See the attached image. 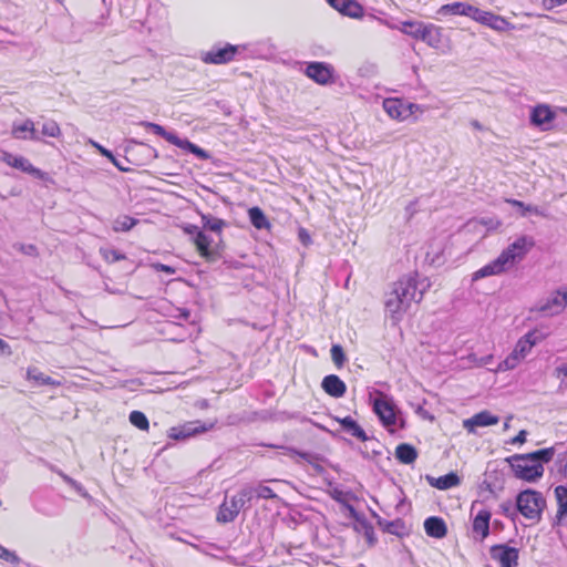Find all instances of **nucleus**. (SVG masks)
Wrapping results in <instances>:
<instances>
[{"mask_svg":"<svg viewBox=\"0 0 567 567\" xmlns=\"http://www.w3.org/2000/svg\"><path fill=\"white\" fill-rule=\"evenodd\" d=\"M259 445L276 450H284L287 454L291 456H298L306 461L307 463H309L312 466L313 471L319 475H322L326 472V468L321 465V462H324L326 457L320 454L300 451L293 446H286L280 444L260 443Z\"/></svg>","mask_w":567,"mask_h":567,"instance_id":"9d476101","label":"nucleus"},{"mask_svg":"<svg viewBox=\"0 0 567 567\" xmlns=\"http://www.w3.org/2000/svg\"><path fill=\"white\" fill-rule=\"evenodd\" d=\"M42 134L50 137H59L61 130L55 121H48L42 125Z\"/></svg>","mask_w":567,"mask_h":567,"instance_id":"49530a36","label":"nucleus"},{"mask_svg":"<svg viewBox=\"0 0 567 567\" xmlns=\"http://www.w3.org/2000/svg\"><path fill=\"white\" fill-rule=\"evenodd\" d=\"M527 434H528V433H527V431H526V430H520V431L518 432V434H517L515 437H513V439L511 440V443H512V444H523V443H525V442H526Z\"/></svg>","mask_w":567,"mask_h":567,"instance_id":"13d9d810","label":"nucleus"},{"mask_svg":"<svg viewBox=\"0 0 567 567\" xmlns=\"http://www.w3.org/2000/svg\"><path fill=\"white\" fill-rule=\"evenodd\" d=\"M363 7L357 0H350L343 16L352 19H360L363 17Z\"/></svg>","mask_w":567,"mask_h":567,"instance_id":"a18cd8bd","label":"nucleus"},{"mask_svg":"<svg viewBox=\"0 0 567 567\" xmlns=\"http://www.w3.org/2000/svg\"><path fill=\"white\" fill-rule=\"evenodd\" d=\"M141 124L147 128H151L154 134L163 137L164 140H166L168 143H171L173 145L181 143V137L176 133L166 131L159 124L152 123V122H142Z\"/></svg>","mask_w":567,"mask_h":567,"instance_id":"7c9ffc66","label":"nucleus"},{"mask_svg":"<svg viewBox=\"0 0 567 567\" xmlns=\"http://www.w3.org/2000/svg\"><path fill=\"white\" fill-rule=\"evenodd\" d=\"M499 417L492 414L489 411H482L474 414L472 417L464 421V427L474 433L476 427L489 426L497 424Z\"/></svg>","mask_w":567,"mask_h":567,"instance_id":"f3484780","label":"nucleus"},{"mask_svg":"<svg viewBox=\"0 0 567 567\" xmlns=\"http://www.w3.org/2000/svg\"><path fill=\"white\" fill-rule=\"evenodd\" d=\"M430 286L425 280L419 281L417 274L405 276L395 281L385 296V309L395 321L402 319L412 301L420 302Z\"/></svg>","mask_w":567,"mask_h":567,"instance_id":"f257e3e1","label":"nucleus"},{"mask_svg":"<svg viewBox=\"0 0 567 567\" xmlns=\"http://www.w3.org/2000/svg\"><path fill=\"white\" fill-rule=\"evenodd\" d=\"M517 509L525 518L539 522L546 507V499L538 491L527 488L517 494Z\"/></svg>","mask_w":567,"mask_h":567,"instance_id":"20e7f679","label":"nucleus"},{"mask_svg":"<svg viewBox=\"0 0 567 567\" xmlns=\"http://www.w3.org/2000/svg\"><path fill=\"white\" fill-rule=\"evenodd\" d=\"M78 494H80L83 497H89V494L86 489L83 487V485L75 480L70 485Z\"/></svg>","mask_w":567,"mask_h":567,"instance_id":"bf43d9fd","label":"nucleus"},{"mask_svg":"<svg viewBox=\"0 0 567 567\" xmlns=\"http://www.w3.org/2000/svg\"><path fill=\"white\" fill-rule=\"evenodd\" d=\"M16 156L17 155H12L11 153L3 151L2 155L0 156V159L7 165L11 166V163L13 162Z\"/></svg>","mask_w":567,"mask_h":567,"instance_id":"0e129e2a","label":"nucleus"},{"mask_svg":"<svg viewBox=\"0 0 567 567\" xmlns=\"http://www.w3.org/2000/svg\"><path fill=\"white\" fill-rule=\"evenodd\" d=\"M535 246V240L530 236H520L513 241L507 248H505L499 255L505 261L506 266L512 268L516 264L520 262L530 249Z\"/></svg>","mask_w":567,"mask_h":567,"instance_id":"6e6552de","label":"nucleus"},{"mask_svg":"<svg viewBox=\"0 0 567 567\" xmlns=\"http://www.w3.org/2000/svg\"><path fill=\"white\" fill-rule=\"evenodd\" d=\"M249 52V54H254V50H249V47L244 45H234L230 43H225L224 45L216 44L212 47L210 50L204 52L202 54V61L207 64H226L231 61L237 60L238 58H245Z\"/></svg>","mask_w":567,"mask_h":567,"instance_id":"39448f33","label":"nucleus"},{"mask_svg":"<svg viewBox=\"0 0 567 567\" xmlns=\"http://www.w3.org/2000/svg\"><path fill=\"white\" fill-rule=\"evenodd\" d=\"M251 504V492L247 491L245 486H243L236 495H234L229 501H225L217 514V520L221 523H230L233 522L240 509H245L249 507Z\"/></svg>","mask_w":567,"mask_h":567,"instance_id":"0eeeda50","label":"nucleus"},{"mask_svg":"<svg viewBox=\"0 0 567 567\" xmlns=\"http://www.w3.org/2000/svg\"><path fill=\"white\" fill-rule=\"evenodd\" d=\"M130 422L140 430H147L150 426L146 415L141 411H132L128 416Z\"/></svg>","mask_w":567,"mask_h":567,"instance_id":"a19ab883","label":"nucleus"},{"mask_svg":"<svg viewBox=\"0 0 567 567\" xmlns=\"http://www.w3.org/2000/svg\"><path fill=\"white\" fill-rule=\"evenodd\" d=\"M508 270V267L506 266L505 261L503 260L502 256L499 255L497 258L488 262L487 265L483 266L478 270H476L473 276L472 280L476 281L478 279L488 277V276H495L501 275Z\"/></svg>","mask_w":567,"mask_h":567,"instance_id":"6ab92c4d","label":"nucleus"},{"mask_svg":"<svg viewBox=\"0 0 567 567\" xmlns=\"http://www.w3.org/2000/svg\"><path fill=\"white\" fill-rule=\"evenodd\" d=\"M298 238L303 246H309L312 243L310 234L302 227L298 230Z\"/></svg>","mask_w":567,"mask_h":567,"instance_id":"8fccbe9b","label":"nucleus"},{"mask_svg":"<svg viewBox=\"0 0 567 567\" xmlns=\"http://www.w3.org/2000/svg\"><path fill=\"white\" fill-rule=\"evenodd\" d=\"M520 361H522V359L514 351H512L502 362H499L497 370L498 371L513 370L514 368H516L519 364Z\"/></svg>","mask_w":567,"mask_h":567,"instance_id":"37998d69","label":"nucleus"},{"mask_svg":"<svg viewBox=\"0 0 567 567\" xmlns=\"http://www.w3.org/2000/svg\"><path fill=\"white\" fill-rule=\"evenodd\" d=\"M11 167L17 168L23 173L30 174L33 177L41 181H49L48 173L41 171L33 166L28 158L21 155H17L13 162L11 163Z\"/></svg>","mask_w":567,"mask_h":567,"instance_id":"393cba45","label":"nucleus"},{"mask_svg":"<svg viewBox=\"0 0 567 567\" xmlns=\"http://www.w3.org/2000/svg\"><path fill=\"white\" fill-rule=\"evenodd\" d=\"M247 491L251 492V501L254 498H264V499H270L276 498V493L266 485H262L261 483H258L256 485H245Z\"/></svg>","mask_w":567,"mask_h":567,"instance_id":"f704fd0d","label":"nucleus"},{"mask_svg":"<svg viewBox=\"0 0 567 567\" xmlns=\"http://www.w3.org/2000/svg\"><path fill=\"white\" fill-rule=\"evenodd\" d=\"M373 517L377 518L378 526L385 533L395 535L398 537H403L409 534L405 522L402 518L386 520V519L378 516L377 514H373Z\"/></svg>","mask_w":567,"mask_h":567,"instance_id":"412c9836","label":"nucleus"},{"mask_svg":"<svg viewBox=\"0 0 567 567\" xmlns=\"http://www.w3.org/2000/svg\"><path fill=\"white\" fill-rule=\"evenodd\" d=\"M19 250L21 252H23L24 255L38 256V248L32 244H28V245L21 244L19 247Z\"/></svg>","mask_w":567,"mask_h":567,"instance_id":"3c124183","label":"nucleus"},{"mask_svg":"<svg viewBox=\"0 0 567 567\" xmlns=\"http://www.w3.org/2000/svg\"><path fill=\"white\" fill-rule=\"evenodd\" d=\"M195 244L203 256H210L212 251L209 248L212 244V238L208 235H206L203 230L197 231V235L195 237Z\"/></svg>","mask_w":567,"mask_h":567,"instance_id":"4c0bfd02","label":"nucleus"},{"mask_svg":"<svg viewBox=\"0 0 567 567\" xmlns=\"http://www.w3.org/2000/svg\"><path fill=\"white\" fill-rule=\"evenodd\" d=\"M560 302H561L560 290H557L555 296L549 298L544 305H542L539 307V310L542 312H549L553 310V307H556L557 309L555 312H559L563 309H565V307L560 306Z\"/></svg>","mask_w":567,"mask_h":567,"instance_id":"79ce46f5","label":"nucleus"},{"mask_svg":"<svg viewBox=\"0 0 567 567\" xmlns=\"http://www.w3.org/2000/svg\"><path fill=\"white\" fill-rule=\"evenodd\" d=\"M350 0H327V2L341 14L347 10Z\"/></svg>","mask_w":567,"mask_h":567,"instance_id":"de8ad7c7","label":"nucleus"},{"mask_svg":"<svg viewBox=\"0 0 567 567\" xmlns=\"http://www.w3.org/2000/svg\"><path fill=\"white\" fill-rule=\"evenodd\" d=\"M174 318L188 321L190 318V311L186 308H177L176 315H174Z\"/></svg>","mask_w":567,"mask_h":567,"instance_id":"6e6d98bb","label":"nucleus"},{"mask_svg":"<svg viewBox=\"0 0 567 567\" xmlns=\"http://www.w3.org/2000/svg\"><path fill=\"white\" fill-rule=\"evenodd\" d=\"M27 379L35 385H59L60 382L54 381L51 377L42 373L38 368L30 367L27 370Z\"/></svg>","mask_w":567,"mask_h":567,"instance_id":"c756f323","label":"nucleus"},{"mask_svg":"<svg viewBox=\"0 0 567 567\" xmlns=\"http://www.w3.org/2000/svg\"><path fill=\"white\" fill-rule=\"evenodd\" d=\"M567 0H543V7L546 10H553L556 7L563 6Z\"/></svg>","mask_w":567,"mask_h":567,"instance_id":"864d4df0","label":"nucleus"},{"mask_svg":"<svg viewBox=\"0 0 567 567\" xmlns=\"http://www.w3.org/2000/svg\"><path fill=\"white\" fill-rule=\"evenodd\" d=\"M323 391L332 398H342L347 392L346 383L336 374H329L321 382Z\"/></svg>","mask_w":567,"mask_h":567,"instance_id":"aec40b11","label":"nucleus"},{"mask_svg":"<svg viewBox=\"0 0 567 567\" xmlns=\"http://www.w3.org/2000/svg\"><path fill=\"white\" fill-rule=\"evenodd\" d=\"M556 464L559 466V471L566 473L567 471V458L565 456L558 457Z\"/></svg>","mask_w":567,"mask_h":567,"instance_id":"774afa93","label":"nucleus"},{"mask_svg":"<svg viewBox=\"0 0 567 567\" xmlns=\"http://www.w3.org/2000/svg\"><path fill=\"white\" fill-rule=\"evenodd\" d=\"M414 34L416 35V40L424 41L430 47H437L441 40L439 28L434 24L423 23L422 31L416 30Z\"/></svg>","mask_w":567,"mask_h":567,"instance_id":"bb28decb","label":"nucleus"},{"mask_svg":"<svg viewBox=\"0 0 567 567\" xmlns=\"http://www.w3.org/2000/svg\"><path fill=\"white\" fill-rule=\"evenodd\" d=\"M476 7L465 2H453L442 6L437 13L441 16H465L474 18Z\"/></svg>","mask_w":567,"mask_h":567,"instance_id":"4be33fe9","label":"nucleus"},{"mask_svg":"<svg viewBox=\"0 0 567 567\" xmlns=\"http://www.w3.org/2000/svg\"><path fill=\"white\" fill-rule=\"evenodd\" d=\"M537 331H529L523 336L516 343L514 352L523 360L532 348L538 342Z\"/></svg>","mask_w":567,"mask_h":567,"instance_id":"cd10ccee","label":"nucleus"},{"mask_svg":"<svg viewBox=\"0 0 567 567\" xmlns=\"http://www.w3.org/2000/svg\"><path fill=\"white\" fill-rule=\"evenodd\" d=\"M138 223V219L134 218V217H131V216H127V215H122V216H118L115 220H114V224H113V230L116 231V233H120V231H128L131 230L136 224Z\"/></svg>","mask_w":567,"mask_h":567,"instance_id":"e433bc0d","label":"nucleus"},{"mask_svg":"<svg viewBox=\"0 0 567 567\" xmlns=\"http://www.w3.org/2000/svg\"><path fill=\"white\" fill-rule=\"evenodd\" d=\"M185 233L188 234V235H192V236H195L197 235V231H200L199 227L196 226V225H187L185 228H184Z\"/></svg>","mask_w":567,"mask_h":567,"instance_id":"338daca9","label":"nucleus"},{"mask_svg":"<svg viewBox=\"0 0 567 567\" xmlns=\"http://www.w3.org/2000/svg\"><path fill=\"white\" fill-rule=\"evenodd\" d=\"M473 20L496 31L514 29V25H512L505 18L494 14L491 11H484L480 8H476Z\"/></svg>","mask_w":567,"mask_h":567,"instance_id":"dca6fc26","label":"nucleus"},{"mask_svg":"<svg viewBox=\"0 0 567 567\" xmlns=\"http://www.w3.org/2000/svg\"><path fill=\"white\" fill-rule=\"evenodd\" d=\"M555 449L546 447L526 454H514L505 458L514 476L518 480L535 483L544 475V464L549 463Z\"/></svg>","mask_w":567,"mask_h":567,"instance_id":"f03ea898","label":"nucleus"},{"mask_svg":"<svg viewBox=\"0 0 567 567\" xmlns=\"http://www.w3.org/2000/svg\"><path fill=\"white\" fill-rule=\"evenodd\" d=\"M92 144H93L94 147H96L100 151V153L103 156L107 157L109 159H113V153L111 151L106 150L105 147L101 146L97 143L93 142Z\"/></svg>","mask_w":567,"mask_h":567,"instance_id":"69168bd1","label":"nucleus"},{"mask_svg":"<svg viewBox=\"0 0 567 567\" xmlns=\"http://www.w3.org/2000/svg\"><path fill=\"white\" fill-rule=\"evenodd\" d=\"M305 73L308 78L321 85L336 82L334 68L327 62H309Z\"/></svg>","mask_w":567,"mask_h":567,"instance_id":"ddd939ff","label":"nucleus"},{"mask_svg":"<svg viewBox=\"0 0 567 567\" xmlns=\"http://www.w3.org/2000/svg\"><path fill=\"white\" fill-rule=\"evenodd\" d=\"M425 480L432 487L441 491H446L461 484V478L455 472H450L440 477L426 475Z\"/></svg>","mask_w":567,"mask_h":567,"instance_id":"5701e85b","label":"nucleus"},{"mask_svg":"<svg viewBox=\"0 0 567 567\" xmlns=\"http://www.w3.org/2000/svg\"><path fill=\"white\" fill-rule=\"evenodd\" d=\"M555 497L558 504L556 517L560 520L567 515V487L558 485L555 488Z\"/></svg>","mask_w":567,"mask_h":567,"instance_id":"72a5a7b5","label":"nucleus"},{"mask_svg":"<svg viewBox=\"0 0 567 567\" xmlns=\"http://www.w3.org/2000/svg\"><path fill=\"white\" fill-rule=\"evenodd\" d=\"M481 224L486 226L489 229H496L501 226V221L496 218H482Z\"/></svg>","mask_w":567,"mask_h":567,"instance_id":"5fc2aeb1","label":"nucleus"},{"mask_svg":"<svg viewBox=\"0 0 567 567\" xmlns=\"http://www.w3.org/2000/svg\"><path fill=\"white\" fill-rule=\"evenodd\" d=\"M377 396L372 400V410L378 415L381 424L390 432L394 433V427L403 430L406 427V421L402 413L396 410L393 400L382 391H375Z\"/></svg>","mask_w":567,"mask_h":567,"instance_id":"7ed1b4c3","label":"nucleus"},{"mask_svg":"<svg viewBox=\"0 0 567 567\" xmlns=\"http://www.w3.org/2000/svg\"><path fill=\"white\" fill-rule=\"evenodd\" d=\"M214 423L206 424L200 420L189 421L184 424L173 426L168 430V437L175 441H183L197 434L213 429Z\"/></svg>","mask_w":567,"mask_h":567,"instance_id":"f8f14e48","label":"nucleus"},{"mask_svg":"<svg viewBox=\"0 0 567 567\" xmlns=\"http://www.w3.org/2000/svg\"><path fill=\"white\" fill-rule=\"evenodd\" d=\"M248 216L251 225L257 229H267L270 227V223L267 219L265 213L257 206L249 208Z\"/></svg>","mask_w":567,"mask_h":567,"instance_id":"2f4dec72","label":"nucleus"},{"mask_svg":"<svg viewBox=\"0 0 567 567\" xmlns=\"http://www.w3.org/2000/svg\"><path fill=\"white\" fill-rule=\"evenodd\" d=\"M424 530L427 536L441 539L446 536L447 526L442 517L430 516L424 520Z\"/></svg>","mask_w":567,"mask_h":567,"instance_id":"b1692460","label":"nucleus"},{"mask_svg":"<svg viewBox=\"0 0 567 567\" xmlns=\"http://www.w3.org/2000/svg\"><path fill=\"white\" fill-rule=\"evenodd\" d=\"M482 501H474L471 505L472 530L471 537L475 543H483L491 534L492 513L487 508H478Z\"/></svg>","mask_w":567,"mask_h":567,"instance_id":"423d86ee","label":"nucleus"},{"mask_svg":"<svg viewBox=\"0 0 567 567\" xmlns=\"http://www.w3.org/2000/svg\"><path fill=\"white\" fill-rule=\"evenodd\" d=\"M34 509L45 516H56L62 512V501L50 491H37L31 496Z\"/></svg>","mask_w":567,"mask_h":567,"instance_id":"1a4fd4ad","label":"nucleus"},{"mask_svg":"<svg viewBox=\"0 0 567 567\" xmlns=\"http://www.w3.org/2000/svg\"><path fill=\"white\" fill-rule=\"evenodd\" d=\"M556 118V113L550 109L549 105L538 104L530 111L529 122L533 126L540 128L542 131H548L553 128V123Z\"/></svg>","mask_w":567,"mask_h":567,"instance_id":"4468645a","label":"nucleus"},{"mask_svg":"<svg viewBox=\"0 0 567 567\" xmlns=\"http://www.w3.org/2000/svg\"><path fill=\"white\" fill-rule=\"evenodd\" d=\"M492 559L499 563L501 567H517L518 549L505 544L493 545L489 548Z\"/></svg>","mask_w":567,"mask_h":567,"instance_id":"2eb2a0df","label":"nucleus"},{"mask_svg":"<svg viewBox=\"0 0 567 567\" xmlns=\"http://www.w3.org/2000/svg\"><path fill=\"white\" fill-rule=\"evenodd\" d=\"M497 513L515 522L518 514L517 501L515 502V504L511 499L503 502L502 504H499Z\"/></svg>","mask_w":567,"mask_h":567,"instance_id":"58836bf2","label":"nucleus"},{"mask_svg":"<svg viewBox=\"0 0 567 567\" xmlns=\"http://www.w3.org/2000/svg\"><path fill=\"white\" fill-rule=\"evenodd\" d=\"M175 146L194 154L199 159L207 161L210 158V154L207 151L192 143L187 138H181V143Z\"/></svg>","mask_w":567,"mask_h":567,"instance_id":"c9c22d12","label":"nucleus"},{"mask_svg":"<svg viewBox=\"0 0 567 567\" xmlns=\"http://www.w3.org/2000/svg\"><path fill=\"white\" fill-rule=\"evenodd\" d=\"M11 348L8 342L0 338V357L1 355H10Z\"/></svg>","mask_w":567,"mask_h":567,"instance_id":"680f3d73","label":"nucleus"},{"mask_svg":"<svg viewBox=\"0 0 567 567\" xmlns=\"http://www.w3.org/2000/svg\"><path fill=\"white\" fill-rule=\"evenodd\" d=\"M11 134L18 140L41 141V137L34 127V122L30 118H27L22 123H13Z\"/></svg>","mask_w":567,"mask_h":567,"instance_id":"a211bd4d","label":"nucleus"},{"mask_svg":"<svg viewBox=\"0 0 567 567\" xmlns=\"http://www.w3.org/2000/svg\"><path fill=\"white\" fill-rule=\"evenodd\" d=\"M395 457L402 464H412L417 458L416 449L409 443H401L395 449Z\"/></svg>","mask_w":567,"mask_h":567,"instance_id":"c85d7f7f","label":"nucleus"},{"mask_svg":"<svg viewBox=\"0 0 567 567\" xmlns=\"http://www.w3.org/2000/svg\"><path fill=\"white\" fill-rule=\"evenodd\" d=\"M342 430L347 432L349 435L362 441H371V439L367 435L365 431L361 427V425L353 420L351 416H346L342 419H338Z\"/></svg>","mask_w":567,"mask_h":567,"instance_id":"a878e982","label":"nucleus"},{"mask_svg":"<svg viewBox=\"0 0 567 567\" xmlns=\"http://www.w3.org/2000/svg\"><path fill=\"white\" fill-rule=\"evenodd\" d=\"M153 268L157 271H162L167 275H174L176 272V269L174 267L161 262L153 264Z\"/></svg>","mask_w":567,"mask_h":567,"instance_id":"603ef678","label":"nucleus"},{"mask_svg":"<svg viewBox=\"0 0 567 567\" xmlns=\"http://www.w3.org/2000/svg\"><path fill=\"white\" fill-rule=\"evenodd\" d=\"M359 452L361 454V456L365 460H371L375 456H380L382 454V452L380 450H377V449H371V452L369 451V446L365 445V449H359Z\"/></svg>","mask_w":567,"mask_h":567,"instance_id":"09e8293b","label":"nucleus"},{"mask_svg":"<svg viewBox=\"0 0 567 567\" xmlns=\"http://www.w3.org/2000/svg\"><path fill=\"white\" fill-rule=\"evenodd\" d=\"M528 214L545 216L544 212L539 209V207L533 205H527L525 212H522V216L524 217L527 216Z\"/></svg>","mask_w":567,"mask_h":567,"instance_id":"4d7b16f0","label":"nucleus"},{"mask_svg":"<svg viewBox=\"0 0 567 567\" xmlns=\"http://www.w3.org/2000/svg\"><path fill=\"white\" fill-rule=\"evenodd\" d=\"M423 22L422 21H412L406 20L401 22L400 27H395L398 30H400L402 33L408 34L416 40V35L414 32L416 30L422 31Z\"/></svg>","mask_w":567,"mask_h":567,"instance_id":"ea45409f","label":"nucleus"},{"mask_svg":"<svg viewBox=\"0 0 567 567\" xmlns=\"http://www.w3.org/2000/svg\"><path fill=\"white\" fill-rule=\"evenodd\" d=\"M383 109L391 118L403 121L420 110V105L399 97H388L383 100Z\"/></svg>","mask_w":567,"mask_h":567,"instance_id":"9b49d317","label":"nucleus"},{"mask_svg":"<svg viewBox=\"0 0 567 567\" xmlns=\"http://www.w3.org/2000/svg\"><path fill=\"white\" fill-rule=\"evenodd\" d=\"M506 202L508 204H511L512 206L516 207L520 214H522V212H525V208L527 206V204H525L524 202L517 200V199H506Z\"/></svg>","mask_w":567,"mask_h":567,"instance_id":"e2e57ef3","label":"nucleus"},{"mask_svg":"<svg viewBox=\"0 0 567 567\" xmlns=\"http://www.w3.org/2000/svg\"><path fill=\"white\" fill-rule=\"evenodd\" d=\"M331 359L338 369L342 368L347 361V355L340 344H333L330 350Z\"/></svg>","mask_w":567,"mask_h":567,"instance_id":"c03bdc74","label":"nucleus"},{"mask_svg":"<svg viewBox=\"0 0 567 567\" xmlns=\"http://www.w3.org/2000/svg\"><path fill=\"white\" fill-rule=\"evenodd\" d=\"M200 219L203 224V228L214 231V233H221L223 228L227 226V221L224 219L214 217L210 214H203L200 213Z\"/></svg>","mask_w":567,"mask_h":567,"instance_id":"473e14b6","label":"nucleus"},{"mask_svg":"<svg viewBox=\"0 0 567 567\" xmlns=\"http://www.w3.org/2000/svg\"><path fill=\"white\" fill-rule=\"evenodd\" d=\"M105 258L107 260H111V261H118V260H122L125 258V256L123 254H121L120 251L117 250H110L107 255H105Z\"/></svg>","mask_w":567,"mask_h":567,"instance_id":"052dcab7","label":"nucleus"}]
</instances>
